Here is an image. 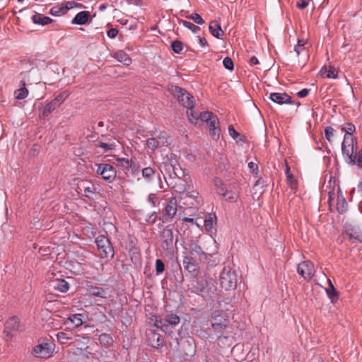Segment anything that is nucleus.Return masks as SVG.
Wrapping results in <instances>:
<instances>
[{
  "label": "nucleus",
  "mask_w": 362,
  "mask_h": 362,
  "mask_svg": "<svg viewBox=\"0 0 362 362\" xmlns=\"http://www.w3.org/2000/svg\"><path fill=\"white\" fill-rule=\"evenodd\" d=\"M49 13H50V14H52V16H58L62 14H66V12L64 11V4H62L59 6L52 7L50 9Z\"/></svg>",
  "instance_id": "obj_39"
},
{
  "label": "nucleus",
  "mask_w": 362,
  "mask_h": 362,
  "mask_svg": "<svg viewBox=\"0 0 362 362\" xmlns=\"http://www.w3.org/2000/svg\"><path fill=\"white\" fill-rule=\"evenodd\" d=\"M206 286L207 281L206 279H196L191 281V288L189 290L192 293L204 296L206 293Z\"/></svg>",
  "instance_id": "obj_15"
},
{
  "label": "nucleus",
  "mask_w": 362,
  "mask_h": 362,
  "mask_svg": "<svg viewBox=\"0 0 362 362\" xmlns=\"http://www.w3.org/2000/svg\"><path fill=\"white\" fill-rule=\"evenodd\" d=\"M294 50L298 57L303 55L304 62L308 59L309 54L305 47H295Z\"/></svg>",
  "instance_id": "obj_40"
},
{
  "label": "nucleus",
  "mask_w": 362,
  "mask_h": 362,
  "mask_svg": "<svg viewBox=\"0 0 362 362\" xmlns=\"http://www.w3.org/2000/svg\"><path fill=\"white\" fill-rule=\"evenodd\" d=\"M89 17L90 13L88 11H81L78 13L72 19L71 23L76 25H84L88 22Z\"/></svg>",
  "instance_id": "obj_27"
},
{
  "label": "nucleus",
  "mask_w": 362,
  "mask_h": 362,
  "mask_svg": "<svg viewBox=\"0 0 362 362\" xmlns=\"http://www.w3.org/2000/svg\"><path fill=\"white\" fill-rule=\"evenodd\" d=\"M222 197L225 199V200L228 201L230 202H235L238 199V195L236 193L228 191L226 189V194L224 195H222Z\"/></svg>",
  "instance_id": "obj_43"
},
{
  "label": "nucleus",
  "mask_w": 362,
  "mask_h": 362,
  "mask_svg": "<svg viewBox=\"0 0 362 362\" xmlns=\"http://www.w3.org/2000/svg\"><path fill=\"white\" fill-rule=\"evenodd\" d=\"M158 197L155 193H151L148 196V202L151 203L152 206H156V202H158Z\"/></svg>",
  "instance_id": "obj_55"
},
{
  "label": "nucleus",
  "mask_w": 362,
  "mask_h": 362,
  "mask_svg": "<svg viewBox=\"0 0 362 362\" xmlns=\"http://www.w3.org/2000/svg\"><path fill=\"white\" fill-rule=\"evenodd\" d=\"M171 47L173 50L177 54L180 53L183 49L182 43L179 40L173 41L172 42Z\"/></svg>",
  "instance_id": "obj_46"
},
{
  "label": "nucleus",
  "mask_w": 362,
  "mask_h": 362,
  "mask_svg": "<svg viewBox=\"0 0 362 362\" xmlns=\"http://www.w3.org/2000/svg\"><path fill=\"white\" fill-rule=\"evenodd\" d=\"M118 164L125 169H129L131 164L132 163V160H129L125 158H119L117 159Z\"/></svg>",
  "instance_id": "obj_44"
},
{
  "label": "nucleus",
  "mask_w": 362,
  "mask_h": 362,
  "mask_svg": "<svg viewBox=\"0 0 362 362\" xmlns=\"http://www.w3.org/2000/svg\"><path fill=\"white\" fill-rule=\"evenodd\" d=\"M211 324L214 334L217 337L222 336L223 330L228 327L229 322L228 316L221 310H216L211 315Z\"/></svg>",
  "instance_id": "obj_3"
},
{
  "label": "nucleus",
  "mask_w": 362,
  "mask_h": 362,
  "mask_svg": "<svg viewBox=\"0 0 362 362\" xmlns=\"http://www.w3.org/2000/svg\"><path fill=\"white\" fill-rule=\"evenodd\" d=\"M177 95L179 103L187 109H193L195 105V100L189 92H177Z\"/></svg>",
  "instance_id": "obj_16"
},
{
  "label": "nucleus",
  "mask_w": 362,
  "mask_h": 362,
  "mask_svg": "<svg viewBox=\"0 0 362 362\" xmlns=\"http://www.w3.org/2000/svg\"><path fill=\"white\" fill-rule=\"evenodd\" d=\"M214 185L218 194L222 196L224 195V194H226L227 189L221 179L216 177L214 179Z\"/></svg>",
  "instance_id": "obj_34"
},
{
  "label": "nucleus",
  "mask_w": 362,
  "mask_h": 362,
  "mask_svg": "<svg viewBox=\"0 0 362 362\" xmlns=\"http://www.w3.org/2000/svg\"><path fill=\"white\" fill-rule=\"evenodd\" d=\"M344 233L353 243L355 241L362 243V228L360 226L346 223L344 226Z\"/></svg>",
  "instance_id": "obj_13"
},
{
  "label": "nucleus",
  "mask_w": 362,
  "mask_h": 362,
  "mask_svg": "<svg viewBox=\"0 0 362 362\" xmlns=\"http://www.w3.org/2000/svg\"><path fill=\"white\" fill-rule=\"evenodd\" d=\"M67 95H64V93H62L59 95H57L53 100L58 103V105L59 106L66 99Z\"/></svg>",
  "instance_id": "obj_61"
},
{
  "label": "nucleus",
  "mask_w": 362,
  "mask_h": 362,
  "mask_svg": "<svg viewBox=\"0 0 362 362\" xmlns=\"http://www.w3.org/2000/svg\"><path fill=\"white\" fill-rule=\"evenodd\" d=\"M96 173L100 175L103 179L109 183L112 182L117 175L115 168L109 163H100L98 165Z\"/></svg>",
  "instance_id": "obj_9"
},
{
  "label": "nucleus",
  "mask_w": 362,
  "mask_h": 362,
  "mask_svg": "<svg viewBox=\"0 0 362 362\" xmlns=\"http://www.w3.org/2000/svg\"><path fill=\"white\" fill-rule=\"evenodd\" d=\"M87 291L91 296H96L102 298H107V291L102 287L88 286Z\"/></svg>",
  "instance_id": "obj_26"
},
{
  "label": "nucleus",
  "mask_w": 362,
  "mask_h": 362,
  "mask_svg": "<svg viewBox=\"0 0 362 362\" xmlns=\"http://www.w3.org/2000/svg\"><path fill=\"white\" fill-rule=\"evenodd\" d=\"M200 263H203L199 259H197V257L191 255V254L189 252L187 256L184 257L183 259V265L185 269V270L188 271L189 272H194L198 265Z\"/></svg>",
  "instance_id": "obj_17"
},
{
  "label": "nucleus",
  "mask_w": 362,
  "mask_h": 362,
  "mask_svg": "<svg viewBox=\"0 0 362 362\" xmlns=\"http://www.w3.org/2000/svg\"><path fill=\"white\" fill-rule=\"evenodd\" d=\"M156 319L155 321V327L169 335L173 332V327L171 326V325L168 323V320H166L165 318H158L156 316Z\"/></svg>",
  "instance_id": "obj_23"
},
{
  "label": "nucleus",
  "mask_w": 362,
  "mask_h": 362,
  "mask_svg": "<svg viewBox=\"0 0 362 362\" xmlns=\"http://www.w3.org/2000/svg\"><path fill=\"white\" fill-rule=\"evenodd\" d=\"M141 174L147 182H151L156 175V170L151 167H146L142 169Z\"/></svg>",
  "instance_id": "obj_36"
},
{
  "label": "nucleus",
  "mask_w": 362,
  "mask_h": 362,
  "mask_svg": "<svg viewBox=\"0 0 362 362\" xmlns=\"http://www.w3.org/2000/svg\"><path fill=\"white\" fill-rule=\"evenodd\" d=\"M129 168L131 169V173L132 175L136 176L139 173V165L132 162Z\"/></svg>",
  "instance_id": "obj_57"
},
{
  "label": "nucleus",
  "mask_w": 362,
  "mask_h": 362,
  "mask_svg": "<svg viewBox=\"0 0 362 362\" xmlns=\"http://www.w3.org/2000/svg\"><path fill=\"white\" fill-rule=\"evenodd\" d=\"M161 248L168 252L173 251L174 247L177 248L178 238H174V233L173 228L170 226L164 228L159 234Z\"/></svg>",
  "instance_id": "obj_2"
},
{
  "label": "nucleus",
  "mask_w": 362,
  "mask_h": 362,
  "mask_svg": "<svg viewBox=\"0 0 362 362\" xmlns=\"http://www.w3.org/2000/svg\"><path fill=\"white\" fill-rule=\"evenodd\" d=\"M58 107H59L58 103L56 101L52 100L44 108L43 115L48 116L52 111H54Z\"/></svg>",
  "instance_id": "obj_37"
},
{
  "label": "nucleus",
  "mask_w": 362,
  "mask_h": 362,
  "mask_svg": "<svg viewBox=\"0 0 362 362\" xmlns=\"http://www.w3.org/2000/svg\"><path fill=\"white\" fill-rule=\"evenodd\" d=\"M99 342L104 347H110L113 344L114 340L110 334L103 333L99 336Z\"/></svg>",
  "instance_id": "obj_35"
},
{
  "label": "nucleus",
  "mask_w": 362,
  "mask_h": 362,
  "mask_svg": "<svg viewBox=\"0 0 362 362\" xmlns=\"http://www.w3.org/2000/svg\"><path fill=\"white\" fill-rule=\"evenodd\" d=\"M112 57L119 62L122 63L125 66H129L132 64V59L123 50H117L112 54Z\"/></svg>",
  "instance_id": "obj_25"
},
{
  "label": "nucleus",
  "mask_w": 362,
  "mask_h": 362,
  "mask_svg": "<svg viewBox=\"0 0 362 362\" xmlns=\"http://www.w3.org/2000/svg\"><path fill=\"white\" fill-rule=\"evenodd\" d=\"M220 285L222 288L229 291L235 288L238 282V276L235 271L229 267H224L219 275Z\"/></svg>",
  "instance_id": "obj_6"
},
{
  "label": "nucleus",
  "mask_w": 362,
  "mask_h": 362,
  "mask_svg": "<svg viewBox=\"0 0 362 362\" xmlns=\"http://www.w3.org/2000/svg\"><path fill=\"white\" fill-rule=\"evenodd\" d=\"M56 337L62 344H64L66 342V341L71 339V337H68L65 332H58L56 334Z\"/></svg>",
  "instance_id": "obj_52"
},
{
  "label": "nucleus",
  "mask_w": 362,
  "mask_h": 362,
  "mask_svg": "<svg viewBox=\"0 0 362 362\" xmlns=\"http://www.w3.org/2000/svg\"><path fill=\"white\" fill-rule=\"evenodd\" d=\"M345 134L341 144V152L345 162L349 165H357L362 168V148L354 153V145L357 144L356 139L353 136L356 127L351 122H345L339 126Z\"/></svg>",
  "instance_id": "obj_1"
},
{
  "label": "nucleus",
  "mask_w": 362,
  "mask_h": 362,
  "mask_svg": "<svg viewBox=\"0 0 362 362\" xmlns=\"http://www.w3.org/2000/svg\"><path fill=\"white\" fill-rule=\"evenodd\" d=\"M157 218H158L157 213L156 211H153V212L146 215L145 221L147 224L153 225L155 223Z\"/></svg>",
  "instance_id": "obj_45"
},
{
  "label": "nucleus",
  "mask_w": 362,
  "mask_h": 362,
  "mask_svg": "<svg viewBox=\"0 0 362 362\" xmlns=\"http://www.w3.org/2000/svg\"><path fill=\"white\" fill-rule=\"evenodd\" d=\"M76 5V3L74 1H67L66 3L64 4V8L66 13L71 8H73Z\"/></svg>",
  "instance_id": "obj_63"
},
{
  "label": "nucleus",
  "mask_w": 362,
  "mask_h": 362,
  "mask_svg": "<svg viewBox=\"0 0 362 362\" xmlns=\"http://www.w3.org/2000/svg\"><path fill=\"white\" fill-rule=\"evenodd\" d=\"M180 23H182L185 28L189 29L193 32L194 33H197L200 30V28L199 26L195 25L194 23L182 20L180 21Z\"/></svg>",
  "instance_id": "obj_42"
},
{
  "label": "nucleus",
  "mask_w": 362,
  "mask_h": 362,
  "mask_svg": "<svg viewBox=\"0 0 362 362\" xmlns=\"http://www.w3.org/2000/svg\"><path fill=\"white\" fill-rule=\"evenodd\" d=\"M99 255L102 259H112L115 255V250L110 239L104 235H100L95 239Z\"/></svg>",
  "instance_id": "obj_5"
},
{
  "label": "nucleus",
  "mask_w": 362,
  "mask_h": 362,
  "mask_svg": "<svg viewBox=\"0 0 362 362\" xmlns=\"http://www.w3.org/2000/svg\"><path fill=\"white\" fill-rule=\"evenodd\" d=\"M184 352L187 356H193L195 354V344L192 338L185 340L183 344Z\"/></svg>",
  "instance_id": "obj_30"
},
{
  "label": "nucleus",
  "mask_w": 362,
  "mask_h": 362,
  "mask_svg": "<svg viewBox=\"0 0 362 362\" xmlns=\"http://www.w3.org/2000/svg\"><path fill=\"white\" fill-rule=\"evenodd\" d=\"M309 1L310 0H298L296 6L299 9H304L308 6Z\"/></svg>",
  "instance_id": "obj_60"
},
{
  "label": "nucleus",
  "mask_w": 362,
  "mask_h": 362,
  "mask_svg": "<svg viewBox=\"0 0 362 362\" xmlns=\"http://www.w3.org/2000/svg\"><path fill=\"white\" fill-rule=\"evenodd\" d=\"M165 319L166 320H168V323L171 325V326L173 328L175 326H177L180 322V319L179 316L175 314L168 315Z\"/></svg>",
  "instance_id": "obj_38"
},
{
  "label": "nucleus",
  "mask_w": 362,
  "mask_h": 362,
  "mask_svg": "<svg viewBox=\"0 0 362 362\" xmlns=\"http://www.w3.org/2000/svg\"><path fill=\"white\" fill-rule=\"evenodd\" d=\"M338 72L332 66H323L320 71V74L322 78H335L337 77Z\"/></svg>",
  "instance_id": "obj_29"
},
{
  "label": "nucleus",
  "mask_w": 362,
  "mask_h": 362,
  "mask_svg": "<svg viewBox=\"0 0 362 362\" xmlns=\"http://www.w3.org/2000/svg\"><path fill=\"white\" fill-rule=\"evenodd\" d=\"M228 132H229L230 136L233 139H237L238 138V136H240V134L234 129L233 125H230L228 127Z\"/></svg>",
  "instance_id": "obj_56"
},
{
  "label": "nucleus",
  "mask_w": 362,
  "mask_h": 362,
  "mask_svg": "<svg viewBox=\"0 0 362 362\" xmlns=\"http://www.w3.org/2000/svg\"><path fill=\"white\" fill-rule=\"evenodd\" d=\"M83 315L81 313L74 314L69 316L64 324L69 326V328H74L81 326L83 324Z\"/></svg>",
  "instance_id": "obj_22"
},
{
  "label": "nucleus",
  "mask_w": 362,
  "mask_h": 362,
  "mask_svg": "<svg viewBox=\"0 0 362 362\" xmlns=\"http://www.w3.org/2000/svg\"><path fill=\"white\" fill-rule=\"evenodd\" d=\"M170 144V136L165 132H160L158 135L146 139V146L154 152L158 148L167 146Z\"/></svg>",
  "instance_id": "obj_7"
},
{
  "label": "nucleus",
  "mask_w": 362,
  "mask_h": 362,
  "mask_svg": "<svg viewBox=\"0 0 362 362\" xmlns=\"http://www.w3.org/2000/svg\"><path fill=\"white\" fill-rule=\"evenodd\" d=\"M214 115L212 112H200L199 115V119H200L202 121L207 122L209 120H211V117Z\"/></svg>",
  "instance_id": "obj_47"
},
{
  "label": "nucleus",
  "mask_w": 362,
  "mask_h": 362,
  "mask_svg": "<svg viewBox=\"0 0 362 362\" xmlns=\"http://www.w3.org/2000/svg\"><path fill=\"white\" fill-rule=\"evenodd\" d=\"M98 146L103 148L105 151H107V150L113 149L115 147V144H108L106 143L100 142V143H98Z\"/></svg>",
  "instance_id": "obj_58"
},
{
  "label": "nucleus",
  "mask_w": 362,
  "mask_h": 362,
  "mask_svg": "<svg viewBox=\"0 0 362 362\" xmlns=\"http://www.w3.org/2000/svg\"><path fill=\"white\" fill-rule=\"evenodd\" d=\"M52 288L62 293H66L69 288V283L64 279H57L52 283Z\"/></svg>",
  "instance_id": "obj_28"
},
{
  "label": "nucleus",
  "mask_w": 362,
  "mask_h": 362,
  "mask_svg": "<svg viewBox=\"0 0 362 362\" xmlns=\"http://www.w3.org/2000/svg\"><path fill=\"white\" fill-rule=\"evenodd\" d=\"M297 272L305 279H310L314 276L315 267L311 262L304 261L298 264Z\"/></svg>",
  "instance_id": "obj_14"
},
{
  "label": "nucleus",
  "mask_w": 362,
  "mask_h": 362,
  "mask_svg": "<svg viewBox=\"0 0 362 362\" xmlns=\"http://www.w3.org/2000/svg\"><path fill=\"white\" fill-rule=\"evenodd\" d=\"M209 128H216L219 127V121L216 115L214 114L211 117V120L206 122Z\"/></svg>",
  "instance_id": "obj_49"
},
{
  "label": "nucleus",
  "mask_w": 362,
  "mask_h": 362,
  "mask_svg": "<svg viewBox=\"0 0 362 362\" xmlns=\"http://www.w3.org/2000/svg\"><path fill=\"white\" fill-rule=\"evenodd\" d=\"M160 171L169 176L170 178L180 179L184 175V171L179 165L177 160L174 158H168L166 161L163 162L160 165Z\"/></svg>",
  "instance_id": "obj_4"
},
{
  "label": "nucleus",
  "mask_w": 362,
  "mask_h": 362,
  "mask_svg": "<svg viewBox=\"0 0 362 362\" xmlns=\"http://www.w3.org/2000/svg\"><path fill=\"white\" fill-rule=\"evenodd\" d=\"M286 179H287L288 185H289V187L291 189H293L297 188L298 183H297V181L294 179L293 175H291V178H286Z\"/></svg>",
  "instance_id": "obj_59"
},
{
  "label": "nucleus",
  "mask_w": 362,
  "mask_h": 362,
  "mask_svg": "<svg viewBox=\"0 0 362 362\" xmlns=\"http://www.w3.org/2000/svg\"><path fill=\"white\" fill-rule=\"evenodd\" d=\"M220 132H221V130H220L219 127H216V128H210L209 129L210 136L215 141H218L219 139Z\"/></svg>",
  "instance_id": "obj_48"
},
{
  "label": "nucleus",
  "mask_w": 362,
  "mask_h": 362,
  "mask_svg": "<svg viewBox=\"0 0 362 362\" xmlns=\"http://www.w3.org/2000/svg\"><path fill=\"white\" fill-rule=\"evenodd\" d=\"M20 327V320L18 317L13 316L9 317L5 323V328L4 333L6 334L7 337L11 338L12 334L11 331H18Z\"/></svg>",
  "instance_id": "obj_18"
},
{
  "label": "nucleus",
  "mask_w": 362,
  "mask_h": 362,
  "mask_svg": "<svg viewBox=\"0 0 362 362\" xmlns=\"http://www.w3.org/2000/svg\"><path fill=\"white\" fill-rule=\"evenodd\" d=\"M127 248L130 255L132 262L136 265L141 262L140 248L137 245V240L134 238H130Z\"/></svg>",
  "instance_id": "obj_11"
},
{
  "label": "nucleus",
  "mask_w": 362,
  "mask_h": 362,
  "mask_svg": "<svg viewBox=\"0 0 362 362\" xmlns=\"http://www.w3.org/2000/svg\"><path fill=\"white\" fill-rule=\"evenodd\" d=\"M52 345L48 342H42L33 347L32 354L37 358H48L52 356Z\"/></svg>",
  "instance_id": "obj_10"
},
{
  "label": "nucleus",
  "mask_w": 362,
  "mask_h": 362,
  "mask_svg": "<svg viewBox=\"0 0 362 362\" xmlns=\"http://www.w3.org/2000/svg\"><path fill=\"white\" fill-rule=\"evenodd\" d=\"M147 341L153 348L158 349L163 346L161 336L153 331H150L147 333Z\"/></svg>",
  "instance_id": "obj_20"
},
{
  "label": "nucleus",
  "mask_w": 362,
  "mask_h": 362,
  "mask_svg": "<svg viewBox=\"0 0 362 362\" xmlns=\"http://www.w3.org/2000/svg\"><path fill=\"white\" fill-rule=\"evenodd\" d=\"M248 168L251 170L253 173H257L258 172V165L254 162H250L248 163Z\"/></svg>",
  "instance_id": "obj_64"
},
{
  "label": "nucleus",
  "mask_w": 362,
  "mask_h": 362,
  "mask_svg": "<svg viewBox=\"0 0 362 362\" xmlns=\"http://www.w3.org/2000/svg\"><path fill=\"white\" fill-rule=\"evenodd\" d=\"M187 18L193 20L194 23H196L199 25H202L204 23V21L201 17V16L198 13H192L191 16H187Z\"/></svg>",
  "instance_id": "obj_53"
},
{
  "label": "nucleus",
  "mask_w": 362,
  "mask_h": 362,
  "mask_svg": "<svg viewBox=\"0 0 362 362\" xmlns=\"http://www.w3.org/2000/svg\"><path fill=\"white\" fill-rule=\"evenodd\" d=\"M269 98L274 103L282 104H292L291 97L286 93V92H272Z\"/></svg>",
  "instance_id": "obj_19"
},
{
  "label": "nucleus",
  "mask_w": 362,
  "mask_h": 362,
  "mask_svg": "<svg viewBox=\"0 0 362 362\" xmlns=\"http://www.w3.org/2000/svg\"><path fill=\"white\" fill-rule=\"evenodd\" d=\"M209 28L213 36L218 39L222 37L223 32L218 23L216 21L211 22Z\"/></svg>",
  "instance_id": "obj_33"
},
{
  "label": "nucleus",
  "mask_w": 362,
  "mask_h": 362,
  "mask_svg": "<svg viewBox=\"0 0 362 362\" xmlns=\"http://www.w3.org/2000/svg\"><path fill=\"white\" fill-rule=\"evenodd\" d=\"M223 64L226 69L230 71L233 69V62L232 59L228 57L223 59Z\"/></svg>",
  "instance_id": "obj_54"
},
{
  "label": "nucleus",
  "mask_w": 362,
  "mask_h": 362,
  "mask_svg": "<svg viewBox=\"0 0 362 362\" xmlns=\"http://www.w3.org/2000/svg\"><path fill=\"white\" fill-rule=\"evenodd\" d=\"M117 34L118 30L116 28H111L107 33V36L111 39L115 38Z\"/></svg>",
  "instance_id": "obj_62"
},
{
  "label": "nucleus",
  "mask_w": 362,
  "mask_h": 362,
  "mask_svg": "<svg viewBox=\"0 0 362 362\" xmlns=\"http://www.w3.org/2000/svg\"><path fill=\"white\" fill-rule=\"evenodd\" d=\"M191 255L194 256L203 263L207 261V255L203 251L202 247L198 244H192L191 245V250L189 252Z\"/></svg>",
  "instance_id": "obj_21"
},
{
  "label": "nucleus",
  "mask_w": 362,
  "mask_h": 362,
  "mask_svg": "<svg viewBox=\"0 0 362 362\" xmlns=\"http://www.w3.org/2000/svg\"><path fill=\"white\" fill-rule=\"evenodd\" d=\"M32 21L35 24H39L42 25H45L51 23L52 22V19L47 16H44L40 13H35L33 17Z\"/></svg>",
  "instance_id": "obj_32"
},
{
  "label": "nucleus",
  "mask_w": 362,
  "mask_h": 362,
  "mask_svg": "<svg viewBox=\"0 0 362 362\" xmlns=\"http://www.w3.org/2000/svg\"><path fill=\"white\" fill-rule=\"evenodd\" d=\"M177 211V201L175 197H171L164 209V213L160 220L165 223L172 221Z\"/></svg>",
  "instance_id": "obj_8"
},
{
  "label": "nucleus",
  "mask_w": 362,
  "mask_h": 362,
  "mask_svg": "<svg viewBox=\"0 0 362 362\" xmlns=\"http://www.w3.org/2000/svg\"><path fill=\"white\" fill-rule=\"evenodd\" d=\"M329 288L326 289V293L332 303L336 302L339 296V292L335 289L330 279H327Z\"/></svg>",
  "instance_id": "obj_31"
},
{
  "label": "nucleus",
  "mask_w": 362,
  "mask_h": 362,
  "mask_svg": "<svg viewBox=\"0 0 362 362\" xmlns=\"http://www.w3.org/2000/svg\"><path fill=\"white\" fill-rule=\"evenodd\" d=\"M334 132H335L334 129L331 126L326 127L325 129V138L329 142L332 141V138L334 136Z\"/></svg>",
  "instance_id": "obj_50"
},
{
  "label": "nucleus",
  "mask_w": 362,
  "mask_h": 362,
  "mask_svg": "<svg viewBox=\"0 0 362 362\" xmlns=\"http://www.w3.org/2000/svg\"><path fill=\"white\" fill-rule=\"evenodd\" d=\"M347 209V203L345 199L342 198L341 199H338L337 204V210L339 214H344L346 212Z\"/></svg>",
  "instance_id": "obj_41"
},
{
  "label": "nucleus",
  "mask_w": 362,
  "mask_h": 362,
  "mask_svg": "<svg viewBox=\"0 0 362 362\" xmlns=\"http://www.w3.org/2000/svg\"><path fill=\"white\" fill-rule=\"evenodd\" d=\"M78 192L81 193L84 197L88 199H93L95 194L97 187L88 180H80L77 184Z\"/></svg>",
  "instance_id": "obj_12"
},
{
  "label": "nucleus",
  "mask_w": 362,
  "mask_h": 362,
  "mask_svg": "<svg viewBox=\"0 0 362 362\" xmlns=\"http://www.w3.org/2000/svg\"><path fill=\"white\" fill-rule=\"evenodd\" d=\"M164 270H165V264H164L163 262L160 259H157L156 260V274H161L162 272H164Z\"/></svg>",
  "instance_id": "obj_51"
},
{
  "label": "nucleus",
  "mask_w": 362,
  "mask_h": 362,
  "mask_svg": "<svg viewBox=\"0 0 362 362\" xmlns=\"http://www.w3.org/2000/svg\"><path fill=\"white\" fill-rule=\"evenodd\" d=\"M217 224V216L215 213L209 214L204 219V226L207 232H212Z\"/></svg>",
  "instance_id": "obj_24"
}]
</instances>
